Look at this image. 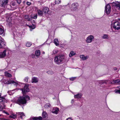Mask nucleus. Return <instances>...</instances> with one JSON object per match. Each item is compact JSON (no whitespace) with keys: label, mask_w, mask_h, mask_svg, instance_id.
<instances>
[{"label":"nucleus","mask_w":120,"mask_h":120,"mask_svg":"<svg viewBox=\"0 0 120 120\" xmlns=\"http://www.w3.org/2000/svg\"><path fill=\"white\" fill-rule=\"evenodd\" d=\"M82 96L81 94L79 93L77 94L74 95V97L75 98H81Z\"/></svg>","instance_id":"obj_20"},{"label":"nucleus","mask_w":120,"mask_h":120,"mask_svg":"<svg viewBox=\"0 0 120 120\" xmlns=\"http://www.w3.org/2000/svg\"><path fill=\"white\" fill-rule=\"evenodd\" d=\"M31 120H42V118L41 116L33 117L31 116L30 118Z\"/></svg>","instance_id":"obj_14"},{"label":"nucleus","mask_w":120,"mask_h":120,"mask_svg":"<svg viewBox=\"0 0 120 120\" xmlns=\"http://www.w3.org/2000/svg\"><path fill=\"white\" fill-rule=\"evenodd\" d=\"M30 99V98L28 96L25 97L20 96L18 98L16 102L19 105L24 104H26L27 101Z\"/></svg>","instance_id":"obj_2"},{"label":"nucleus","mask_w":120,"mask_h":120,"mask_svg":"<svg viewBox=\"0 0 120 120\" xmlns=\"http://www.w3.org/2000/svg\"><path fill=\"white\" fill-rule=\"evenodd\" d=\"M24 17L25 19H27L28 21H30L31 20V19L29 18L28 15H26Z\"/></svg>","instance_id":"obj_31"},{"label":"nucleus","mask_w":120,"mask_h":120,"mask_svg":"<svg viewBox=\"0 0 120 120\" xmlns=\"http://www.w3.org/2000/svg\"><path fill=\"white\" fill-rule=\"evenodd\" d=\"M42 10L43 13L45 15L48 13L49 10V8L48 7H46L42 9Z\"/></svg>","instance_id":"obj_15"},{"label":"nucleus","mask_w":120,"mask_h":120,"mask_svg":"<svg viewBox=\"0 0 120 120\" xmlns=\"http://www.w3.org/2000/svg\"><path fill=\"white\" fill-rule=\"evenodd\" d=\"M111 10V7L110 5L108 4L105 7V11L107 14H109Z\"/></svg>","instance_id":"obj_6"},{"label":"nucleus","mask_w":120,"mask_h":120,"mask_svg":"<svg viewBox=\"0 0 120 120\" xmlns=\"http://www.w3.org/2000/svg\"><path fill=\"white\" fill-rule=\"evenodd\" d=\"M29 85L28 84H26L25 85L23 88L21 89L22 91V93L23 94H25L26 92H29Z\"/></svg>","instance_id":"obj_4"},{"label":"nucleus","mask_w":120,"mask_h":120,"mask_svg":"<svg viewBox=\"0 0 120 120\" xmlns=\"http://www.w3.org/2000/svg\"><path fill=\"white\" fill-rule=\"evenodd\" d=\"M108 81L107 80H104L100 82L99 83L100 84H102L104 83L106 84Z\"/></svg>","instance_id":"obj_28"},{"label":"nucleus","mask_w":120,"mask_h":120,"mask_svg":"<svg viewBox=\"0 0 120 120\" xmlns=\"http://www.w3.org/2000/svg\"><path fill=\"white\" fill-rule=\"evenodd\" d=\"M80 58L83 60H85L88 59L89 56H85L83 55H82L80 56Z\"/></svg>","instance_id":"obj_17"},{"label":"nucleus","mask_w":120,"mask_h":120,"mask_svg":"<svg viewBox=\"0 0 120 120\" xmlns=\"http://www.w3.org/2000/svg\"><path fill=\"white\" fill-rule=\"evenodd\" d=\"M16 117V115L15 114H12L10 116V117L12 118L13 119H15V118Z\"/></svg>","instance_id":"obj_33"},{"label":"nucleus","mask_w":120,"mask_h":120,"mask_svg":"<svg viewBox=\"0 0 120 120\" xmlns=\"http://www.w3.org/2000/svg\"><path fill=\"white\" fill-rule=\"evenodd\" d=\"M4 31V30L2 28L0 27V34H1L3 33Z\"/></svg>","instance_id":"obj_36"},{"label":"nucleus","mask_w":120,"mask_h":120,"mask_svg":"<svg viewBox=\"0 0 120 120\" xmlns=\"http://www.w3.org/2000/svg\"><path fill=\"white\" fill-rule=\"evenodd\" d=\"M11 6V7L13 8V9H12V10H14L16 8L15 6V3H12Z\"/></svg>","instance_id":"obj_24"},{"label":"nucleus","mask_w":120,"mask_h":120,"mask_svg":"<svg viewBox=\"0 0 120 120\" xmlns=\"http://www.w3.org/2000/svg\"><path fill=\"white\" fill-rule=\"evenodd\" d=\"M50 105V104H47L44 106V107L45 108H49Z\"/></svg>","instance_id":"obj_35"},{"label":"nucleus","mask_w":120,"mask_h":120,"mask_svg":"<svg viewBox=\"0 0 120 120\" xmlns=\"http://www.w3.org/2000/svg\"><path fill=\"white\" fill-rule=\"evenodd\" d=\"M112 5L116 7L119 10H120V3L118 2H115L112 3Z\"/></svg>","instance_id":"obj_9"},{"label":"nucleus","mask_w":120,"mask_h":120,"mask_svg":"<svg viewBox=\"0 0 120 120\" xmlns=\"http://www.w3.org/2000/svg\"><path fill=\"white\" fill-rule=\"evenodd\" d=\"M3 120H7L4 119Z\"/></svg>","instance_id":"obj_55"},{"label":"nucleus","mask_w":120,"mask_h":120,"mask_svg":"<svg viewBox=\"0 0 120 120\" xmlns=\"http://www.w3.org/2000/svg\"><path fill=\"white\" fill-rule=\"evenodd\" d=\"M4 83L5 84H9L11 83H14V85H17L18 83L17 82H15L14 81L11 80H9L7 81H5Z\"/></svg>","instance_id":"obj_11"},{"label":"nucleus","mask_w":120,"mask_h":120,"mask_svg":"<svg viewBox=\"0 0 120 120\" xmlns=\"http://www.w3.org/2000/svg\"><path fill=\"white\" fill-rule=\"evenodd\" d=\"M114 70H117V68H114Z\"/></svg>","instance_id":"obj_50"},{"label":"nucleus","mask_w":120,"mask_h":120,"mask_svg":"<svg viewBox=\"0 0 120 120\" xmlns=\"http://www.w3.org/2000/svg\"><path fill=\"white\" fill-rule=\"evenodd\" d=\"M3 105V106L2 105H0V111H2L3 109H4L5 107V105L4 104V103H3V104L2 103H1Z\"/></svg>","instance_id":"obj_29"},{"label":"nucleus","mask_w":120,"mask_h":120,"mask_svg":"<svg viewBox=\"0 0 120 120\" xmlns=\"http://www.w3.org/2000/svg\"><path fill=\"white\" fill-rule=\"evenodd\" d=\"M113 27L115 30L120 29V23L117 22H113L111 24V28Z\"/></svg>","instance_id":"obj_3"},{"label":"nucleus","mask_w":120,"mask_h":120,"mask_svg":"<svg viewBox=\"0 0 120 120\" xmlns=\"http://www.w3.org/2000/svg\"><path fill=\"white\" fill-rule=\"evenodd\" d=\"M37 14L34 15L33 16H32L31 17L32 18L34 19H37Z\"/></svg>","instance_id":"obj_40"},{"label":"nucleus","mask_w":120,"mask_h":120,"mask_svg":"<svg viewBox=\"0 0 120 120\" xmlns=\"http://www.w3.org/2000/svg\"><path fill=\"white\" fill-rule=\"evenodd\" d=\"M78 4L77 3L73 4L71 7V10L73 11L76 10L78 8Z\"/></svg>","instance_id":"obj_8"},{"label":"nucleus","mask_w":120,"mask_h":120,"mask_svg":"<svg viewBox=\"0 0 120 120\" xmlns=\"http://www.w3.org/2000/svg\"><path fill=\"white\" fill-rule=\"evenodd\" d=\"M43 54H45V52H43Z\"/></svg>","instance_id":"obj_51"},{"label":"nucleus","mask_w":120,"mask_h":120,"mask_svg":"<svg viewBox=\"0 0 120 120\" xmlns=\"http://www.w3.org/2000/svg\"><path fill=\"white\" fill-rule=\"evenodd\" d=\"M120 82V80L117 79L113 80L111 81L110 82V84H114L118 83Z\"/></svg>","instance_id":"obj_21"},{"label":"nucleus","mask_w":120,"mask_h":120,"mask_svg":"<svg viewBox=\"0 0 120 120\" xmlns=\"http://www.w3.org/2000/svg\"><path fill=\"white\" fill-rule=\"evenodd\" d=\"M26 4L27 5L29 6L31 4V3L30 2H28V1L26 2Z\"/></svg>","instance_id":"obj_46"},{"label":"nucleus","mask_w":120,"mask_h":120,"mask_svg":"<svg viewBox=\"0 0 120 120\" xmlns=\"http://www.w3.org/2000/svg\"><path fill=\"white\" fill-rule=\"evenodd\" d=\"M29 79V77L28 76L25 77L24 79V81L26 82H28V79Z\"/></svg>","instance_id":"obj_34"},{"label":"nucleus","mask_w":120,"mask_h":120,"mask_svg":"<svg viewBox=\"0 0 120 120\" xmlns=\"http://www.w3.org/2000/svg\"><path fill=\"white\" fill-rule=\"evenodd\" d=\"M37 12L39 15L41 16H43V15H44L42 10L41 11L39 9L38 10H37Z\"/></svg>","instance_id":"obj_19"},{"label":"nucleus","mask_w":120,"mask_h":120,"mask_svg":"<svg viewBox=\"0 0 120 120\" xmlns=\"http://www.w3.org/2000/svg\"><path fill=\"white\" fill-rule=\"evenodd\" d=\"M102 38L103 39H108L109 37L108 35L106 34H104L102 37Z\"/></svg>","instance_id":"obj_25"},{"label":"nucleus","mask_w":120,"mask_h":120,"mask_svg":"<svg viewBox=\"0 0 120 120\" xmlns=\"http://www.w3.org/2000/svg\"><path fill=\"white\" fill-rule=\"evenodd\" d=\"M2 119V118H1L0 117V119Z\"/></svg>","instance_id":"obj_53"},{"label":"nucleus","mask_w":120,"mask_h":120,"mask_svg":"<svg viewBox=\"0 0 120 120\" xmlns=\"http://www.w3.org/2000/svg\"><path fill=\"white\" fill-rule=\"evenodd\" d=\"M54 42L56 45L58 46L59 45V42L58 41V40L57 39H55L54 40Z\"/></svg>","instance_id":"obj_22"},{"label":"nucleus","mask_w":120,"mask_h":120,"mask_svg":"<svg viewBox=\"0 0 120 120\" xmlns=\"http://www.w3.org/2000/svg\"><path fill=\"white\" fill-rule=\"evenodd\" d=\"M29 27L30 28H31L33 29H34L35 28V26L34 25H33V26H29Z\"/></svg>","instance_id":"obj_44"},{"label":"nucleus","mask_w":120,"mask_h":120,"mask_svg":"<svg viewBox=\"0 0 120 120\" xmlns=\"http://www.w3.org/2000/svg\"><path fill=\"white\" fill-rule=\"evenodd\" d=\"M61 2L60 0H55V3L56 4H58Z\"/></svg>","instance_id":"obj_39"},{"label":"nucleus","mask_w":120,"mask_h":120,"mask_svg":"<svg viewBox=\"0 0 120 120\" xmlns=\"http://www.w3.org/2000/svg\"><path fill=\"white\" fill-rule=\"evenodd\" d=\"M17 3L19 4H20L21 2V0H17Z\"/></svg>","instance_id":"obj_45"},{"label":"nucleus","mask_w":120,"mask_h":120,"mask_svg":"<svg viewBox=\"0 0 120 120\" xmlns=\"http://www.w3.org/2000/svg\"><path fill=\"white\" fill-rule=\"evenodd\" d=\"M1 94L0 93V102L2 103L3 104V103H7L8 101V100L4 97H1Z\"/></svg>","instance_id":"obj_10"},{"label":"nucleus","mask_w":120,"mask_h":120,"mask_svg":"<svg viewBox=\"0 0 120 120\" xmlns=\"http://www.w3.org/2000/svg\"><path fill=\"white\" fill-rule=\"evenodd\" d=\"M5 75L6 76H7L9 77H10L12 76L11 74L7 72H5Z\"/></svg>","instance_id":"obj_27"},{"label":"nucleus","mask_w":120,"mask_h":120,"mask_svg":"<svg viewBox=\"0 0 120 120\" xmlns=\"http://www.w3.org/2000/svg\"><path fill=\"white\" fill-rule=\"evenodd\" d=\"M8 94H9V95H12V94H12L10 91H8Z\"/></svg>","instance_id":"obj_47"},{"label":"nucleus","mask_w":120,"mask_h":120,"mask_svg":"<svg viewBox=\"0 0 120 120\" xmlns=\"http://www.w3.org/2000/svg\"><path fill=\"white\" fill-rule=\"evenodd\" d=\"M119 84H120V82H119Z\"/></svg>","instance_id":"obj_52"},{"label":"nucleus","mask_w":120,"mask_h":120,"mask_svg":"<svg viewBox=\"0 0 120 120\" xmlns=\"http://www.w3.org/2000/svg\"><path fill=\"white\" fill-rule=\"evenodd\" d=\"M58 52V51L56 49L54 50L53 52V54H56Z\"/></svg>","instance_id":"obj_42"},{"label":"nucleus","mask_w":120,"mask_h":120,"mask_svg":"<svg viewBox=\"0 0 120 120\" xmlns=\"http://www.w3.org/2000/svg\"><path fill=\"white\" fill-rule=\"evenodd\" d=\"M38 79L37 77H33L32 78L31 82L32 83H36L38 82Z\"/></svg>","instance_id":"obj_13"},{"label":"nucleus","mask_w":120,"mask_h":120,"mask_svg":"<svg viewBox=\"0 0 120 120\" xmlns=\"http://www.w3.org/2000/svg\"><path fill=\"white\" fill-rule=\"evenodd\" d=\"M75 54V53L73 51L71 52L69 55V56L70 57H71L73 55H74Z\"/></svg>","instance_id":"obj_30"},{"label":"nucleus","mask_w":120,"mask_h":120,"mask_svg":"<svg viewBox=\"0 0 120 120\" xmlns=\"http://www.w3.org/2000/svg\"><path fill=\"white\" fill-rule=\"evenodd\" d=\"M114 91L116 93L120 94V89L116 90Z\"/></svg>","instance_id":"obj_38"},{"label":"nucleus","mask_w":120,"mask_h":120,"mask_svg":"<svg viewBox=\"0 0 120 120\" xmlns=\"http://www.w3.org/2000/svg\"><path fill=\"white\" fill-rule=\"evenodd\" d=\"M26 46L27 47H29L31 45V43L30 42H27L26 44Z\"/></svg>","instance_id":"obj_32"},{"label":"nucleus","mask_w":120,"mask_h":120,"mask_svg":"<svg viewBox=\"0 0 120 120\" xmlns=\"http://www.w3.org/2000/svg\"><path fill=\"white\" fill-rule=\"evenodd\" d=\"M119 19V20H120V18L119 19Z\"/></svg>","instance_id":"obj_54"},{"label":"nucleus","mask_w":120,"mask_h":120,"mask_svg":"<svg viewBox=\"0 0 120 120\" xmlns=\"http://www.w3.org/2000/svg\"><path fill=\"white\" fill-rule=\"evenodd\" d=\"M41 52L39 50L36 51L35 52V54L36 56H38L40 55Z\"/></svg>","instance_id":"obj_23"},{"label":"nucleus","mask_w":120,"mask_h":120,"mask_svg":"<svg viewBox=\"0 0 120 120\" xmlns=\"http://www.w3.org/2000/svg\"><path fill=\"white\" fill-rule=\"evenodd\" d=\"M17 114L19 115V116L21 119H24V118H25V116L23 112H18Z\"/></svg>","instance_id":"obj_16"},{"label":"nucleus","mask_w":120,"mask_h":120,"mask_svg":"<svg viewBox=\"0 0 120 120\" xmlns=\"http://www.w3.org/2000/svg\"><path fill=\"white\" fill-rule=\"evenodd\" d=\"M76 77H72L70 78L69 79L71 81H73L76 78Z\"/></svg>","instance_id":"obj_43"},{"label":"nucleus","mask_w":120,"mask_h":120,"mask_svg":"<svg viewBox=\"0 0 120 120\" xmlns=\"http://www.w3.org/2000/svg\"><path fill=\"white\" fill-rule=\"evenodd\" d=\"M68 119L72 120V119L71 118L69 117V118H68L67 119H66V120H68Z\"/></svg>","instance_id":"obj_49"},{"label":"nucleus","mask_w":120,"mask_h":120,"mask_svg":"<svg viewBox=\"0 0 120 120\" xmlns=\"http://www.w3.org/2000/svg\"><path fill=\"white\" fill-rule=\"evenodd\" d=\"M1 37L0 36V48H2V45L1 44L2 42V40H1Z\"/></svg>","instance_id":"obj_41"},{"label":"nucleus","mask_w":120,"mask_h":120,"mask_svg":"<svg viewBox=\"0 0 120 120\" xmlns=\"http://www.w3.org/2000/svg\"><path fill=\"white\" fill-rule=\"evenodd\" d=\"M94 38V36L91 35H90L88 36L86 38V41L87 43H90L91 42Z\"/></svg>","instance_id":"obj_5"},{"label":"nucleus","mask_w":120,"mask_h":120,"mask_svg":"<svg viewBox=\"0 0 120 120\" xmlns=\"http://www.w3.org/2000/svg\"><path fill=\"white\" fill-rule=\"evenodd\" d=\"M64 60V56L62 55H58L54 58V62L57 64L60 65L63 63Z\"/></svg>","instance_id":"obj_1"},{"label":"nucleus","mask_w":120,"mask_h":120,"mask_svg":"<svg viewBox=\"0 0 120 120\" xmlns=\"http://www.w3.org/2000/svg\"><path fill=\"white\" fill-rule=\"evenodd\" d=\"M3 112L4 113H5L7 115H9V114H8V113L7 112H5L4 111Z\"/></svg>","instance_id":"obj_48"},{"label":"nucleus","mask_w":120,"mask_h":120,"mask_svg":"<svg viewBox=\"0 0 120 120\" xmlns=\"http://www.w3.org/2000/svg\"><path fill=\"white\" fill-rule=\"evenodd\" d=\"M59 109L58 108H54L52 111V112L54 113L57 114H58V112L59 111Z\"/></svg>","instance_id":"obj_18"},{"label":"nucleus","mask_w":120,"mask_h":120,"mask_svg":"<svg viewBox=\"0 0 120 120\" xmlns=\"http://www.w3.org/2000/svg\"><path fill=\"white\" fill-rule=\"evenodd\" d=\"M42 116L43 118H45L47 117V115L45 112L43 111L42 113Z\"/></svg>","instance_id":"obj_26"},{"label":"nucleus","mask_w":120,"mask_h":120,"mask_svg":"<svg viewBox=\"0 0 120 120\" xmlns=\"http://www.w3.org/2000/svg\"><path fill=\"white\" fill-rule=\"evenodd\" d=\"M47 72L48 74L51 75L52 74L54 73L53 72L51 71H47Z\"/></svg>","instance_id":"obj_37"},{"label":"nucleus","mask_w":120,"mask_h":120,"mask_svg":"<svg viewBox=\"0 0 120 120\" xmlns=\"http://www.w3.org/2000/svg\"><path fill=\"white\" fill-rule=\"evenodd\" d=\"M8 1V0H0V6L4 7Z\"/></svg>","instance_id":"obj_7"},{"label":"nucleus","mask_w":120,"mask_h":120,"mask_svg":"<svg viewBox=\"0 0 120 120\" xmlns=\"http://www.w3.org/2000/svg\"><path fill=\"white\" fill-rule=\"evenodd\" d=\"M6 50H4L3 52H0V58H4L6 56Z\"/></svg>","instance_id":"obj_12"}]
</instances>
